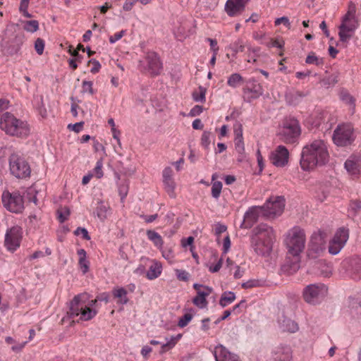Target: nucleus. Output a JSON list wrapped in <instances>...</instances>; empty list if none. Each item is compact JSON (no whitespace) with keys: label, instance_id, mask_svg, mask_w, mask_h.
I'll list each match as a JSON object with an SVG mask.
<instances>
[{"label":"nucleus","instance_id":"62","mask_svg":"<svg viewBox=\"0 0 361 361\" xmlns=\"http://www.w3.org/2000/svg\"><path fill=\"white\" fill-rule=\"evenodd\" d=\"M135 3L136 0H126L123 6V9L126 11H129L133 8Z\"/></svg>","mask_w":361,"mask_h":361},{"label":"nucleus","instance_id":"8","mask_svg":"<svg viewBox=\"0 0 361 361\" xmlns=\"http://www.w3.org/2000/svg\"><path fill=\"white\" fill-rule=\"evenodd\" d=\"M301 133L298 121L295 118L286 119L279 135L280 139L286 143H294L299 137Z\"/></svg>","mask_w":361,"mask_h":361},{"label":"nucleus","instance_id":"20","mask_svg":"<svg viewBox=\"0 0 361 361\" xmlns=\"http://www.w3.org/2000/svg\"><path fill=\"white\" fill-rule=\"evenodd\" d=\"M162 176L165 190L171 197L174 198L176 197V183L173 179L172 169L170 167L165 168L163 171Z\"/></svg>","mask_w":361,"mask_h":361},{"label":"nucleus","instance_id":"25","mask_svg":"<svg viewBox=\"0 0 361 361\" xmlns=\"http://www.w3.org/2000/svg\"><path fill=\"white\" fill-rule=\"evenodd\" d=\"M213 291L212 288H204L202 292H199L198 294L192 299V302L200 309L206 308L208 305L207 297Z\"/></svg>","mask_w":361,"mask_h":361},{"label":"nucleus","instance_id":"6","mask_svg":"<svg viewBox=\"0 0 361 361\" xmlns=\"http://www.w3.org/2000/svg\"><path fill=\"white\" fill-rule=\"evenodd\" d=\"M356 6L350 2L347 13L341 18V24L338 27V35L341 41H348L359 26L358 20L355 16Z\"/></svg>","mask_w":361,"mask_h":361},{"label":"nucleus","instance_id":"33","mask_svg":"<svg viewBox=\"0 0 361 361\" xmlns=\"http://www.w3.org/2000/svg\"><path fill=\"white\" fill-rule=\"evenodd\" d=\"M244 83L243 78L237 73H232L227 80V85L233 88H236Z\"/></svg>","mask_w":361,"mask_h":361},{"label":"nucleus","instance_id":"1","mask_svg":"<svg viewBox=\"0 0 361 361\" xmlns=\"http://www.w3.org/2000/svg\"><path fill=\"white\" fill-rule=\"evenodd\" d=\"M305 233L300 227L294 226L286 233L284 243L288 252L284 267L290 273L295 272L299 269L300 254L305 249Z\"/></svg>","mask_w":361,"mask_h":361},{"label":"nucleus","instance_id":"36","mask_svg":"<svg viewBox=\"0 0 361 361\" xmlns=\"http://www.w3.org/2000/svg\"><path fill=\"white\" fill-rule=\"evenodd\" d=\"M246 45L242 39H238L228 46V49L233 52V55L235 56L238 52H243Z\"/></svg>","mask_w":361,"mask_h":361},{"label":"nucleus","instance_id":"52","mask_svg":"<svg viewBox=\"0 0 361 361\" xmlns=\"http://www.w3.org/2000/svg\"><path fill=\"white\" fill-rule=\"evenodd\" d=\"M59 214V220L60 222H64L70 215V211L67 207H64L61 209V210L58 211Z\"/></svg>","mask_w":361,"mask_h":361},{"label":"nucleus","instance_id":"23","mask_svg":"<svg viewBox=\"0 0 361 361\" xmlns=\"http://www.w3.org/2000/svg\"><path fill=\"white\" fill-rule=\"evenodd\" d=\"M345 169L352 174L356 175L361 171V159L357 156H350L344 164Z\"/></svg>","mask_w":361,"mask_h":361},{"label":"nucleus","instance_id":"4","mask_svg":"<svg viewBox=\"0 0 361 361\" xmlns=\"http://www.w3.org/2000/svg\"><path fill=\"white\" fill-rule=\"evenodd\" d=\"M86 300V294H80L74 297L70 306V314L72 317L79 316L80 319L84 321L90 320L95 317L97 310L92 307L96 305L99 300L97 298L87 302Z\"/></svg>","mask_w":361,"mask_h":361},{"label":"nucleus","instance_id":"38","mask_svg":"<svg viewBox=\"0 0 361 361\" xmlns=\"http://www.w3.org/2000/svg\"><path fill=\"white\" fill-rule=\"evenodd\" d=\"M206 92L207 89L202 86H200L197 90L193 92L192 98L197 102H204L206 100Z\"/></svg>","mask_w":361,"mask_h":361},{"label":"nucleus","instance_id":"61","mask_svg":"<svg viewBox=\"0 0 361 361\" xmlns=\"http://www.w3.org/2000/svg\"><path fill=\"white\" fill-rule=\"evenodd\" d=\"M203 111V108L201 106L196 105L190 111L189 115L190 116H197Z\"/></svg>","mask_w":361,"mask_h":361},{"label":"nucleus","instance_id":"58","mask_svg":"<svg viewBox=\"0 0 361 361\" xmlns=\"http://www.w3.org/2000/svg\"><path fill=\"white\" fill-rule=\"evenodd\" d=\"M125 33H126L125 30H121L120 32L115 33L114 35L110 36L109 37L110 43L114 44V43L116 42L117 41H118L119 39H121L122 38V37L124 35Z\"/></svg>","mask_w":361,"mask_h":361},{"label":"nucleus","instance_id":"11","mask_svg":"<svg viewBox=\"0 0 361 361\" xmlns=\"http://www.w3.org/2000/svg\"><path fill=\"white\" fill-rule=\"evenodd\" d=\"M262 207L263 216L269 219L275 218L283 213L285 199L283 196L271 197Z\"/></svg>","mask_w":361,"mask_h":361},{"label":"nucleus","instance_id":"51","mask_svg":"<svg viewBox=\"0 0 361 361\" xmlns=\"http://www.w3.org/2000/svg\"><path fill=\"white\" fill-rule=\"evenodd\" d=\"M35 49L39 55H42L44 49V42L41 38H37L35 42Z\"/></svg>","mask_w":361,"mask_h":361},{"label":"nucleus","instance_id":"10","mask_svg":"<svg viewBox=\"0 0 361 361\" xmlns=\"http://www.w3.org/2000/svg\"><path fill=\"white\" fill-rule=\"evenodd\" d=\"M327 291V287L323 283L310 284L304 289L303 298L307 303L315 305L326 297Z\"/></svg>","mask_w":361,"mask_h":361},{"label":"nucleus","instance_id":"13","mask_svg":"<svg viewBox=\"0 0 361 361\" xmlns=\"http://www.w3.org/2000/svg\"><path fill=\"white\" fill-rule=\"evenodd\" d=\"M22 238V228L18 226H12L6 231L4 246L7 250L13 252L20 247Z\"/></svg>","mask_w":361,"mask_h":361},{"label":"nucleus","instance_id":"27","mask_svg":"<svg viewBox=\"0 0 361 361\" xmlns=\"http://www.w3.org/2000/svg\"><path fill=\"white\" fill-rule=\"evenodd\" d=\"M161 271L162 266L161 263L157 261H152L146 274V276L149 280H154L161 275Z\"/></svg>","mask_w":361,"mask_h":361},{"label":"nucleus","instance_id":"24","mask_svg":"<svg viewBox=\"0 0 361 361\" xmlns=\"http://www.w3.org/2000/svg\"><path fill=\"white\" fill-rule=\"evenodd\" d=\"M274 361H291L292 352L288 346H280L273 352Z\"/></svg>","mask_w":361,"mask_h":361},{"label":"nucleus","instance_id":"42","mask_svg":"<svg viewBox=\"0 0 361 361\" xmlns=\"http://www.w3.org/2000/svg\"><path fill=\"white\" fill-rule=\"evenodd\" d=\"M109 207L103 204H100L97 207L96 210L97 216L99 219H100L102 221H104L107 217Z\"/></svg>","mask_w":361,"mask_h":361},{"label":"nucleus","instance_id":"49","mask_svg":"<svg viewBox=\"0 0 361 361\" xmlns=\"http://www.w3.org/2000/svg\"><path fill=\"white\" fill-rule=\"evenodd\" d=\"M235 149L236 152L243 157V154L245 152V146L243 139L235 140Z\"/></svg>","mask_w":361,"mask_h":361},{"label":"nucleus","instance_id":"34","mask_svg":"<svg viewBox=\"0 0 361 361\" xmlns=\"http://www.w3.org/2000/svg\"><path fill=\"white\" fill-rule=\"evenodd\" d=\"M236 297L233 292L231 291H226L222 293L220 300L219 305L222 307H225L228 305L231 304L235 300Z\"/></svg>","mask_w":361,"mask_h":361},{"label":"nucleus","instance_id":"56","mask_svg":"<svg viewBox=\"0 0 361 361\" xmlns=\"http://www.w3.org/2000/svg\"><path fill=\"white\" fill-rule=\"evenodd\" d=\"M352 267L355 272L361 274V258H355L352 261Z\"/></svg>","mask_w":361,"mask_h":361},{"label":"nucleus","instance_id":"40","mask_svg":"<svg viewBox=\"0 0 361 361\" xmlns=\"http://www.w3.org/2000/svg\"><path fill=\"white\" fill-rule=\"evenodd\" d=\"M222 189V183L220 181H214L212 185V195L216 200L219 199Z\"/></svg>","mask_w":361,"mask_h":361},{"label":"nucleus","instance_id":"45","mask_svg":"<svg viewBox=\"0 0 361 361\" xmlns=\"http://www.w3.org/2000/svg\"><path fill=\"white\" fill-rule=\"evenodd\" d=\"M349 210L354 214H356L361 210V200H352L349 204Z\"/></svg>","mask_w":361,"mask_h":361},{"label":"nucleus","instance_id":"57","mask_svg":"<svg viewBox=\"0 0 361 361\" xmlns=\"http://www.w3.org/2000/svg\"><path fill=\"white\" fill-rule=\"evenodd\" d=\"M283 23L286 27L290 29V23L287 17L283 16L281 18H276L275 20V25H279Z\"/></svg>","mask_w":361,"mask_h":361},{"label":"nucleus","instance_id":"14","mask_svg":"<svg viewBox=\"0 0 361 361\" xmlns=\"http://www.w3.org/2000/svg\"><path fill=\"white\" fill-rule=\"evenodd\" d=\"M349 238V231L345 228H338L329 242V252L333 255L340 252Z\"/></svg>","mask_w":361,"mask_h":361},{"label":"nucleus","instance_id":"16","mask_svg":"<svg viewBox=\"0 0 361 361\" xmlns=\"http://www.w3.org/2000/svg\"><path fill=\"white\" fill-rule=\"evenodd\" d=\"M289 152L283 145H279L269 154L271 163L276 167H284L288 163Z\"/></svg>","mask_w":361,"mask_h":361},{"label":"nucleus","instance_id":"21","mask_svg":"<svg viewBox=\"0 0 361 361\" xmlns=\"http://www.w3.org/2000/svg\"><path fill=\"white\" fill-rule=\"evenodd\" d=\"M243 93L245 94H250L251 99H257L263 94L264 90L255 78H251L247 80L246 85L243 88Z\"/></svg>","mask_w":361,"mask_h":361},{"label":"nucleus","instance_id":"37","mask_svg":"<svg viewBox=\"0 0 361 361\" xmlns=\"http://www.w3.org/2000/svg\"><path fill=\"white\" fill-rule=\"evenodd\" d=\"M281 327L283 331H286L291 333H294L298 329V324L290 319H283Z\"/></svg>","mask_w":361,"mask_h":361},{"label":"nucleus","instance_id":"46","mask_svg":"<svg viewBox=\"0 0 361 361\" xmlns=\"http://www.w3.org/2000/svg\"><path fill=\"white\" fill-rule=\"evenodd\" d=\"M92 86L93 82L92 81L84 80L82 84V92L93 94L94 92Z\"/></svg>","mask_w":361,"mask_h":361},{"label":"nucleus","instance_id":"9","mask_svg":"<svg viewBox=\"0 0 361 361\" xmlns=\"http://www.w3.org/2000/svg\"><path fill=\"white\" fill-rule=\"evenodd\" d=\"M332 138L337 146L345 147L350 145L355 140L353 126L348 123L338 125L334 131Z\"/></svg>","mask_w":361,"mask_h":361},{"label":"nucleus","instance_id":"47","mask_svg":"<svg viewBox=\"0 0 361 361\" xmlns=\"http://www.w3.org/2000/svg\"><path fill=\"white\" fill-rule=\"evenodd\" d=\"M192 315L191 314H185L182 317L179 319L178 325L180 328L186 326L189 322L192 320Z\"/></svg>","mask_w":361,"mask_h":361},{"label":"nucleus","instance_id":"31","mask_svg":"<svg viewBox=\"0 0 361 361\" xmlns=\"http://www.w3.org/2000/svg\"><path fill=\"white\" fill-rule=\"evenodd\" d=\"M305 96V94L303 92L297 90H293L286 93V101L290 104L296 105L300 102V99Z\"/></svg>","mask_w":361,"mask_h":361},{"label":"nucleus","instance_id":"32","mask_svg":"<svg viewBox=\"0 0 361 361\" xmlns=\"http://www.w3.org/2000/svg\"><path fill=\"white\" fill-rule=\"evenodd\" d=\"M78 255H79L78 264L82 272L85 274L89 270L90 263L86 257V252L84 249H80L78 250Z\"/></svg>","mask_w":361,"mask_h":361},{"label":"nucleus","instance_id":"7","mask_svg":"<svg viewBox=\"0 0 361 361\" xmlns=\"http://www.w3.org/2000/svg\"><path fill=\"white\" fill-rule=\"evenodd\" d=\"M9 171L12 176L18 179L27 178L31 173L28 162L17 154H13L9 157Z\"/></svg>","mask_w":361,"mask_h":361},{"label":"nucleus","instance_id":"19","mask_svg":"<svg viewBox=\"0 0 361 361\" xmlns=\"http://www.w3.org/2000/svg\"><path fill=\"white\" fill-rule=\"evenodd\" d=\"M148 71L153 75H159L162 70V63L159 56L153 51L148 52L146 55Z\"/></svg>","mask_w":361,"mask_h":361},{"label":"nucleus","instance_id":"35","mask_svg":"<svg viewBox=\"0 0 361 361\" xmlns=\"http://www.w3.org/2000/svg\"><path fill=\"white\" fill-rule=\"evenodd\" d=\"M180 338H181V334H178L175 336H171L169 339L166 338V340H167L166 343H163L161 345V350L160 351V353H164L167 350L173 348Z\"/></svg>","mask_w":361,"mask_h":361},{"label":"nucleus","instance_id":"55","mask_svg":"<svg viewBox=\"0 0 361 361\" xmlns=\"http://www.w3.org/2000/svg\"><path fill=\"white\" fill-rule=\"evenodd\" d=\"M235 140L243 139V126L240 123H238L234 126Z\"/></svg>","mask_w":361,"mask_h":361},{"label":"nucleus","instance_id":"44","mask_svg":"<svg viewBox=\"0 0 361 361\" xmlns=\"http://www.w3.org/2000/svg\"><path fill=\"white\" fill-rule=\"evenodd\" d=\"M341 99L346 104H348L350 108L354 109L355 99L349 93L346 92H342L341 93Z\"/></svg>","mask_w":361,"mask_h":361},{"label":"nucleus","instance_id":"50","mask_svg":"<svg viewBox=\"0 0 361 361\" xmlns=\"http://www.w3.org/2000/svg\"><path fill=\"white\" fill-rule=\"evenodd\" d=\"M176 277L178 280L182 281H187L189 279L190 274L188 271L183 269H176L175 270Z\"/></svg>","mask_w":361,"mask_h":361},{"label":"nucleus","instance_id":"30","mask_svg":"<svg viewBox=\"0 0 361 361\" xmlns=\"http://www.w3.org/2000/svg\"><path fill=\"white\" fill-rule=\"evenodd\" d=\"M267 285V281L264 279H251L241 284L242 288L250 289L253 288L263 287Z\"/></svg>","mask_w":361,"mask_h":361},{"label":"nucleus","instance_id":"28","mask_svg":"<svg viewBox=\"0 0 361 361\" xmlns=\"http://www.w3.org/2000/svg\"><path fill=\"white\" fill-rule=\"evenodd\" d=\"M147 236L148 239L152 242L155 247H157L160 250H162L164 240L161 236L157 232L152 230H147Z\"/></svg>","mask_w":361,"mask_h":361},{"label":"nucleus","instance_id":"29","mask_svg":"<svg viewBox=\"0 0 361 361\" xmlns=\"http://www.w3.org/2000/svg\"><path fill=\"white\" fill-rule=\"evenodd\" d=\"M246 47L247 61L248 63H255L259 56L260 48L258 47H252L250 44H247Z\"/></svg>","mask_w":361,"mask_h":361},{"label":"nucleus","instance_id":"3","mask_svg":"<svg viewBox=\"0 0 361 361\" xmlns=\"http://www.w3.org/2000/svg\"><path fill=\"white\" fill-rule=\"evenodd\" d=\"M275 238V231L271 226L260 224L252 231L251 246L258 255H267L272 250Z\"/></svg>","mask_w":361,"mask_h":361},{"label":"nucleus","instance_id":"26","mask_svg":"<svg viewBox=\"0 0 361 361\" xmlns=\"http://www.w3.org/2000/svg\"><path fill=\"white\" fill-rule=\"evenodd\" d=\"M128 292L126 289L123 287H115L112 290V295L116 299V303L118 305H126L128 302L127 296Z\"/></svg>","mask_w":361,"mask_h":361},{"label":"nucleus","instance_id":"53","mask_svg":"<svg viewBox=\"0 0 361 361\" xmlns=\"http://www.w3.org/2000/svg\"><path fill=\"white\" fill-rule=\"evenodd\" d=\"M201 144L202 145L207 148L210 144V133L205 131L202 133L201 137Z\"/></svg>","mask_w":361,"mask_h":361},{"label":"nucleus","instance_id":"59","mask_svg":"<svg viewBox=\"0 0 361 361\" xmlns=\"http://www.w3.org/2000/svg\"><path fill=\"white\" fill-rule=\"evenodd\" d=\"M75 234L77 235H81L82 236V238L85 240H90V237L89 235V233H88V231H87V229L84 228H78L75 231Z\"/></svg>","mask_w":361,"mask_h":361},{"label":"nucleus","instance_id":"5","mask_svg":"<svg viewBox=\"0 0 361 361\" xmlns=\"http://www.w3.org/2000/svg\"><path fill=\"white\" fill-rule=\"evenodd\" d=\"M0 128L6 134L13 136L25 137L30 133L28 125L9 112H6L1 116Z\"/></svg>","mask_w":361,"mask_h":361},{"label":"nucleus","instance_id":"17","mask_svg":"<svg viewBox=\"0 0 361 361\" xmlns=\"http://www.w3.org/2000/svg\"><path fill=\"white\" fill-rule=\"evenodd\" d=\"M260 214L262 215V207H250L244 214L243 221L240 225V228H250L257 221Z\"/></svg>","mask_w":361,"mask_h":361},{"label":"nucleus","instance_id":"54","mask_svg":"<svg viewBox=\"0 0 361 361\" xmlns=\"http://www.w3.org/2000/svg\"><path fill=\"white\" fill-rule=\"evenodd\" d=\"M206 40L209 42L210 49L212 51V54L217 55L219 49L217 41L212 38H207Z\"/></svg>","mask_w":361,"mask_h":361},{"label":"nucleus","instance_id":"12","mask_svg":"<svg viewBox=\"0 0 361 361\" xmlns=\"http://www.w3.org/2000/svg\"><path fill=\"white\" fill-rule=\"evenodd\" d=\"M1 200L4 207L11 212L20 213L24 209L23 198L19 192L4 191L1 195Z\"/></svg>","mask_w":361,"mask_h":361},{"label":"nucleus","instance_id":"18","mask_svg":"<svg viewBox=\"0 0 361 361\" xmlns=\"http://www.w3.org/2000/svg\"><path fill=\"white\" fill-rule=\"evenodd\" d=\"M250 0H227L225 4V11L226 13L234 17L241 14Z\"/></svg>","mask_w":361,"mask_h":361},{"label":"nucleus","instance_id":"48","mask_svg":"<svg viewBox=\"0 0 361 361\" xmlns=\"http://www.w3.org/2000/svg\"><path fill=\"white\" fill-rule=\"evenodd\" d=\"M103 163L102 160H99L96 163V166L93 169L92 175L96 176L98 178H100L103 176L102 171Z\"/></svg>","mask_w":361,"mask_h":361},{"label":"nucleus","instance_id":"15","mask_svg":"<svg viewBox=\"0 0 361 361\" xmlns=\"http://www.w3.org/2000/svg\"><path fill=\"white\" fill-rule=\"evenodd\" d=\"M325 240L321 234H313L308 245L307 256L312 259L317 258L325 250Z\"/></svg>","mask_w":361,"mask_h":361},{"label":"nucleus","instance_id":"43","mask_svg":"<svg viewBox=\"0 0 361 361\" xmlns=\"http://www.w3.org/2000/svg\"><path fill=\"white\" fill-rule=\"evenodd\" d=\"M318 266L321 269L320 274L324 277H328L330 276L332 271V269L331 266L325 263L324 262H319Z\"/></svg>","mask_w":361,"mask_h":361},{"label":"nucleus","instance_id":"41","mask_svg":"<svg viewBox=\"0 0 361 361\" xmlns=\"http://www.w3.org/2000/svg\"><path fill=\"white\" fill-rule=\"evenodd\" d=\"M305 62L307 64H314L316 66H319L323 63V60L322 59L317 57L314 52H310L307 55Z\"/></svg>","mask_w":361,"mask_h":361},{"label":"nucleus","instance_id":"64","mask_svg":"<svg viewBox=\"0 0 361 361\" xmlns=\"http://www.w3.org/2000/svg\"><path fill=\"white\" fill-rule=\"evenodd\" d=\"M118 192L123 200L128 194V186L126 185H120L118 187Z\"/></svg>","mask_w":361,"mask_h":361},{"label":"nucleus","instance_id":"2","mask_svg":"<svg viewBox=\"0 0 361 361\" xmlns=\"http://www.w3.org/2000/svg\"><path fill=\"white\" fill-rule=\"evenodd\" d=\"M329 157L327 143L321 139L314 140L302 147L300 166L304 171L311 170L326 164Z\"/></svg>","mask_w":361,"mask_h":361},{"label":"nucleus","instance_id":"60","mask_svg":"<svg viewBox=\"0 0 361 361\" xmlns=\"http://www.w3.org/2000/svg\"><path fill=\"white\" fill-rule=\"evenodd\" d=\"M89 63H91L92 65V66L90 69L91 73H96L99 72V71L101 68V65L99 61H97L94 59H92L89 61Z\"/></svg>","mask_w":361,"mask_h":361},{"label":"nucleus","instance_id":"22","mask_svg":"<svg viewBox=\"0 0 361 361\" xmlns=\"http://www.w3.org/2000/svg\"><path fill=\"white\" fill-rule=\"evenodd\" d=\"M214 355L216 361H240L237 355L230 353L222 345L215 347Z\"/></svg>","mask_w":361,"mask_h":361},{"label":"nucleus","instance_id":"63","mask_svg":"<svg viewBox=\"0 0 361 361\" xmlns=\"http://www.w3.org/2000/svg\"><path fill=\"white\" fill-rule=\"evenodd\" d=\"M227 229L225 225L217 224L215 225L214 233L216 235H219L222 233H224Z\"/></svg>","mask_w":361,"mask_h":361},{"label":"nucleus","instance_id":"39","mask_svg":"<svg viewBox=\"0 0 361 361\" xmlns=\"http://www.w3.org/2000/svg\"><path fill=\"white\" fill-rule=\"evenodd\" d=\"M23 29L29 32H35L39 29V22L36 20L23 21Z\"/></svg>","mask_w":361,"mask_h":361}]
</instances>
